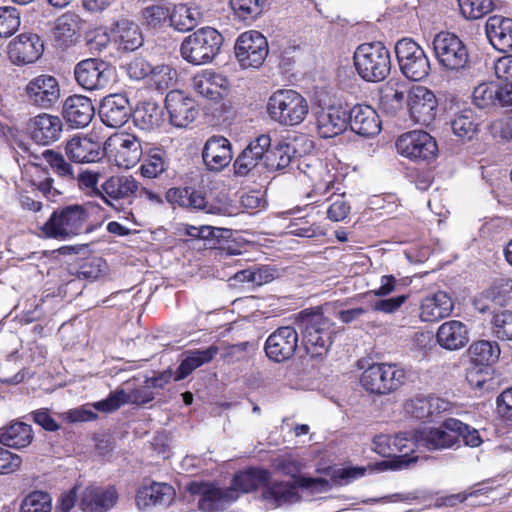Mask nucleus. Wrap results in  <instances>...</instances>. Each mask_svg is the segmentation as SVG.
<instances>
[{
    "mask_svg": "<svg viewBox=\"0 0 512 512\" xmlns=\"http://www.w3.org/2000/svg\"><path fill=\"white\" fill-rule=\"evenodd\" d=\"M52 498L44 491H32L24 497L20 505V512H51Z\"/></svg>",
    "mask_w": 512,
    "mask_h": 512,
    "instance_id": "nucleus-55",
    "label": "nucleus"
},
{
    "mask_svg": "<svg viewBox=\"0 0 512 512\" xmlns=\"http://www.w3.org/2000/svg\"><path fill=\"white\" fill-rule=\"evenodd\" d=\"M44 52L42 38L33 32H23L7 45V56L12 64L25 66L35 63Z\"/></svg>",
    "mask_w": 512,
    "mask_h": 512,
    "instance_id": "nucleus-16",
    "label": "nucleus"
},
{
    "mask_svg": "<svg viewBox=\"0 0 512 512\" xmlns=\"http://www.w3.org/2000/svg\"><path fill=\"white\" fill-rule=\"evenodd\" d=\"M434 56L445 71L458 72L469 62V52L464 42L454 33L441 31L432 41Z\"/></svg>",
    "mask_w": 512,
    "mask_h": 512,
    "instance_id": "nucleus-7",
    "label": "nucleus"
},
{
    "mask_svg": "<svg viewBox=\"0 0 512 512\" xmlns=\"http://www.w3.org/2000/svg\"><path fill=\"white\" fill-rule=\"evenodd\" d=\"M492 313L491 333L500 341H511L512 340V311L501 310L496 311L493 309Z\"/></svg>",
    "mask_w": 512,
    "mask_h": 512,
    "instance_id": "nucleus-53",
    "label": "nucleus"
},
{
    "mask_svg": "<svg viewBox=\"0 0 512 512\" xmlns=\"http://www.w3.org/2000/svg\"><path fill=\"white\" fill-rule=\"evenodd\" d=\"M177 76L176 69L170 65H157L153 67V72H151L147 83L150 88L163 93L175 85Z\"/></svg>",
    "mask_w": 512,
    "mask_h": 512,
    "instance_id": "nucleus-50",
    "label": "nucleus"
},
{
    "mask_svg": "<svg viewBox=\"0 0 512 512\" xmlns=\"http://www.w3.org/2000/svg\"><path fill=\"white\" fill-rule=\"evenodd\" d=\"M118 494L114 487L87 486L80 495L79 508L83 512H106L117 502Z\"/></svg>",
    "mask_w": 512,
    "mask_h": 512,
    "instance_id": "nucleus-27",
    "label": "nucleus"
},
{
    "mask_svg": "<svg viewBox=\"0 0 512 512\" xmlns=\"http://www.w3.org/2000/svg\"><path fill=\"white\" fill-rule=\"evenodd\" d=\"M260 162L251 153L243 149L233 162L234 175L236 177H247L254 174Z\"/></svg>",
    "mask_w": 512,
    "mask_h": 512,
    "instance_id": "nucleus-64",
    "label": "nucleus"
},
{
    "mask_svg": "<svg viewBox=\"0 0 512 512\" xmlns=\"http://www.w3.org/2000/svg\"><path fill=\"white\" fill-rule=\"evenodd\" d=\"M486 35L491 45L501 52L512 50V19L501 15L488 18L485 25Z\"/></svg>",
    "mask_w": 512,
    "mask_h": 512,
    "instance_id": "nucleus-34",
    "label": "nucleus"
},
{
    "mask_svg": "<svg viewBox=\"0 0 512 512\" xmlns=\"http://www.w3.org/2000/svg\"><path fill=\"white\" fill-rule=\"evenodd\" d=\"M203 163L210 171H222L233 159L231 142L224 136L212 135L202 149Z\"/></svg>",
    "mask_w": 512,
    "mask_h": 512,
    "instance_id": "nucleus-21",
    "label": "nucleus"
},
{
    "mask_svg": "<svg viewBox=\"0 0 512 512\" xmlns=\"http://www.w3.org/2000/svg\"><path fill=\"white\" fill-rule=\"evenodd\" d=\"M227 85V78L213 70H204L193 78L194 90L204 98L215 102L223 98Z\"/></svg>",
    "mask_w": 512,
    "mask_h": 512,
    "instance_id": "nucleus-36",
    "label": "nucleus"
},
{
    "mask_svg": "<svg viewBox=\"0 0 512 512\" xmlns=\"http://www.w3.org/2000/svg\"><path fill=\"white\" fill-rule=\"evenodd\" d=\"M98 113L107 127H121L131 116L129 100L123 94H110L101 101Z\"/></svg>",
    "mask_w": 512,
    "mask_h": 512,
    "instance_id": "nucleus-23",
    "label": "nucleus"
},
{
    "mask_svg": "<svg viewBox=\"0 0 512 512\" xmlns=\"http://www.w3.org/2000/svg\"><path fill=\"white\" fill-rule=\"evenodd\" d=\"M113 27L110 32L105 28L98 27L88 32L87 46L91 52L102 53L107 47L113 45Z\"/></svg>",
    "mask_w": 512,
    "mask_h": 512,
    "instance_id": "nucleus-62",
    "label": "nucleus"
},
{
    "mask_svg": "<svg viewBox=\"0 0 512 512\" xmlns=\"http://www.w3.org/2000/svg\"><path fill=\"white\" fill-rule=\"evenodd\" d=\"M218 352L219 348L216 345H211L205 350L195 349L189 351L176 370L175 380L185 379L195 369L210 363Z\"/></svg>",
    "mask_w": 512,
    "mask_h": 512,
    "instance_id": "nucleus-45",
    "label": "nucleus"
},
{
    "mask_svg": "<svg viewBox=\"0 0 512 512\" xmlns=\"http://www.w3.org/2000/svg\"><path fill=\"white\" fill-rule=\"evenodd\" d=\"M31 139L41 145H50L56 142L63 131L60 117L48 113L35 116L29 126Z\"/></svg>",
    "mask_w": 512,
    "mask_h": 512,
    "instance_id": "nucleus-28",
    "label": "nucleus"
},
{
    "mask_svg": "<svg viewBox=\"0 0 512 512\" xmlns=\"http://www.w3.org/2000/svg\"><path fill=\"white\" fill-rule=\"evenodd\" d=\"M302 341L307 355L312 359H323L332 345V322L320 308L300 312Z\"/></svg>",
    "mask_w": 512,
    "mask_h": 512,
    "instance_id": "nucleus-1",
    "label": "nucleus"
},
{
    "mask_svg": "<svg viewBox=\"0 0 512 512\" xmlns=\"http://www.w3.org/2000/svg\"><path fill=\"white\" fill-rule=\"evenodd\" d=\"M301 487L294 482L282 479H273L272 475L261 491V500L277 509L290 506L302 501Z\"/></svg>",
    "mask_w": 512,
    "mask_h": 512,
    "instance_id": "nucleus-20",
    "label": "nucleus"
},
{
    "mask_svg": "<svg viewBox=\"0 0 512 512\" xmlns=\"http://www.w3.org/2000/svg\"><path fill=\"white\" fill-rule=\"evenodd\" d=\"M492 491L491 487H480L477 489H470L469 491H463L455 494H450L446 496L438 497L435 500L434 506L437 508L440 507H455L467 499L472 497H478L483 495H488Z\"/></svg>",
    "mask_w": 512,
    "mask_h": 512,
    "instance_id": "nucleus-58",
    "label": "nucleus"
},
{
    "mask_svg": "<svg viewBox=\"0 0 512 512\" xmlns=\"http://www.w3.org/2000/svg\"><path fill=\"white\" fill-rule=\"evenodd\" d=\"M102 199L114 206L106 197L112 200L128 199L136 197L139 190V182L133 176H111L102 184Z\"/></svg>",
    "mask_w": 512,
    "mask_h": 512,
    "instance_id": "nucleus-37",
    "label": "nucleus"
},
{
    "mask_svg": "<svg viewBox=\"0 0 512 512\" xmlns=\"http://www.w3.org/2000/svg\"><path fill=\"white\" fill-rule=\"evenodd\" d=\"M266 112L269 118L281 126H297L309 113L306 98L294 89H277L268 98Z\"/></svg>",
    "mask_w": 512,
    "mask_h": 512,
    "instance_id": "nucleus-3",
    "label": "nucleus"
},
{
    "mask_svg": "<svg viewBox=\"0 0 512 512\" xmlns=\"http://www.w3.org/2000/svg\"><path fill=\"white\" fill-rule=\"evenodd\" d=\"M165 108L170 123L177 128H186L199 114L196 101L181 90H170L165 98Z\"/></svg>",
    "mask_w": 512,
    "mask_h": 512,
    "instance_id": "nucleus-18",
    "label": "nucleus"
},
{
    "mask_svg": "<svg viewBox=\"0 0 512 512\" xmlns=\"http://www.w3.org/2000/svg\"><path fill=\"white\" fill-rule=\"evenodd\" d=\"M478 126L477 117L471 109H464L451 122L453 133L463 139H472Z\"/></svg>",
    "mask_w": 512,
    "mask_h": 512,
    "instance_id": "nucleus-51",
    "label": "nucleus"
},
{
    "mask_svg": "<svg viewBox=\"0 0 512 512\" xmlns=\"http://www.w3.org/2000/svg\"><path fill=\"white\" fill-rule=\"evenodd\" d=\"M292 148L287 143H278L270 147L265 158V167L269 171H279L288 167L292 161Z\"/></svg>",
    "mask_w": 512,
    "mask_h": 512,
    "instance_id": "nucleus-52",
    "label": "nucleus"
},
{
    "mask_svg": "<svg viewBox=\"0 0 512 512\" xmlns=\"http://www.w3.org/2000/svg\"><path fill=\"white\" fill-rule=\"evenodd\" d=\"M31 425L24 422H13L0 429V444L6 447L21 449L31 444L33 440Z\"/></svg>",
    "mask_w": 512,
    "mask_h": 512,
    "instance_id": "nucleus-44",
    "label": "nucleus"
},
{
    "mask_svg": "<svg viewBox=\"0 0 512 512\" xmlns=\"http://www.w3.org/2000/svg\"><path fill=\"white\" fill-rule=\"evenodd\" d=\"M412 283V279L404 277L397 279L392 274H386L380 278V286L377 289L371 290L369 293L376 297H386L391 293L398 291L399 287H407Z\"/></svg>",
    "mask_w": 512,
    "mask_h": 512,
    "instance_id": "nucleus-63",
    "label": "nucleus"
},
{
    "mask_svg": "<svg viewBox=\"0 0 512 512\" xmlns=\"http://www.w3.org/2000/svg\"><path fill=\"white\" fill-rule=\"evenodd\" d=\"M349 127L363 137H372L381 131V121L376 110L370 105L356 104L348 110Z\"/></svg>",
    "mask_w": 512,
    "mask_h": 512,
    "instance_id": "nucleus-26",
    "label": "nucleus"
},
{
    "mask_svg": "<svg viewBox=\"0 0 512 512\" xmlns=\"http://www.w3.org/2000/svg\"><path fill=\"white\" fill-rule=\"evenodd\" d=\"M21 18L17 8L12 6L0 7V38L12 36L20 27Z\"/></svg>",
    "mask_w": 512,
    "mask_h": 512,
    "instance_id": "nucleus-57",
    "label": "nucleus"
},
{
    "mask_svg": "<svg viewBox=\"0 0 512 512\" xmlns=\"http://www.w3.org/2000/svg\"><path fill=\"white\" fill-rule=\"evenodd\" d=\"M271 471L262 467L251 466L236 472L232 478L231 486L234 492L244 494L252 493L261 488L264 489L270 479Z\"/></svg>",
    "mask_w": 512,
    "mask_h": 512,
    "instance_id": "nucleus-33",
    "label": "nucleus"
},
{
    "mask_svg": "<svg viewBox=\"0 0 512 512\" xmlns=\"http://www.w3.org/2000/svg\"><path fill=\"white\" fill-rule=\"evenodd\" d=\"M42 157L55 174L60 177L73 178V168L62 154L47 149L42 152Z\"/></svg>",
    "mask_w": 512,
    "mask_h": 512,
    "instance_id": "nucleus-61",
    "label": "nucleus"
},
{
    "mask_svg": "<svg viewBox=\"0 0 512 512\" xmlns=\"http://www.w3.org/2000/svg\"><path fill=\"white\" fill-rule=\"evenodd\" d=\"M511 293L512 280L501 279L486 290L481 298L475 300L474 306L480 313L490 312L496 306L504 305L511 298Z\"/></svg>",
    "mask_w": 512,
    "mask_h": 512,
    "instance_id": "nucleus-39",
    "label": "nucleus"
},
{
    "mask_svg": "<svg viewBox=\"0 0 512 512\" xmlns=\"http://www.w3.org/2000/svg\"><path fill=\"white\" fill-rule=\"evenodd\" d=\"M224 37L215 28L201 27L186 36L180 45V55L192 65L211 63L220 53Z\"/></svg>",
    "mask_w": 512,
    "mask_h": 512,
    "instance_id": "nucleus-5",
    "label": "nucleus"
},
{
    "mask_svg": "<svg viewBox=\"0 0 512 512\" xmlns=\"http://www.w3.org/2000/svg\"><path fill=\"white\" fill-rule=\"evenodd\" d=\"M406 380V370L395 363H374L360 376L363 389L375 395L394 392L403 386Z\"/></svg>",
    "mask_w": 512,
    "mask_h": 512,
    "instance_id": "nucleus-6",
    "label": "nucleus"
},
{
    "mask_svg": "<svg viewBox=\"0 0 512 512\" xmlns=\"http://www.w3.org/2000/svg\"><path fill=\"white\" fill-rule=\"evenodd\" d=\"M277 468L284 476L290 477L289 481L300 486L302 490H308L311 493H321L331 488L329 480L325 478L301 474L303 465L298 460L282 459L278 462Z\"/></svg>",
    "mask_w": 512,
    "mask_h": 512,
    "instance_id": "nucleus-24",
    "label": "nucleus"
},
{
    "mask_svg": "<svg viewBox=\"0 0 512 512\" xmlns=\"http://www.w3.org/2000/svg\"><path fill=\"white\" fill-rule=\"evenodd\" d=\"M67 157L76 163H94L104 157V144L92 135L74 136L65 145Z\"/></svg>",
    "mask_w": 512,
    "mask_h": 512,
    "instance_id": "nucleus-22",
    "label": "nucleus"
},
{
    "mask_svg": "<svg viewBox=\"0 0 512 512\" xmlns=\"http://www.w3.org/2000/svg\"><path fill=\"white\" fill-rule=\"evenodd\" d=\"M63 118L72 128H84L95 115V108L90 98L83 95H71L63 104Z\"/></svg>",
    "mask_w": 512,
    "mask_h": 512,
    "instance_id": "nucleus-25",
    "label": "nucleus"
},
{
    "mask_svg": "<svg viewBox=\"0 0 512 512\" xmlns=\"http://www.w3.org/2000/svg\"><path fill=\"white\" fill-rule=\"evenodd\" d=\"M299 335L292 326H281L273 331L264 343L269 360L283 363L290 360L298 349Z\"/></svg>",
    "mask_w": 512,
    "mask_h": 512,
    "instance_id": "nucleus-15",
    "label": "nucleus"
},
{
    "mask_svg": "<svg viewBox=\"0 0 512 512\" xmlns=\"http://www.w3.org/2000/svg\"><path fill=\"white\" fill-rule=\"evenodd\" d=\"M89 213L81 205H68L53 211L42 225L44 237L56 240H67L74 236L91 231Z\"/></svg>",
    "mask_w": 512,
    "mask_h": 512,
    "instance_id": "nucleus-2",
    "label": "nucleus"
},
{
    "mask_svg": "<svg viewBox=\"0 0 512 512\" xmlns=\"http://www.w3.org/2000/svg\"><path fill=\"white\" fill-rule=\"evenodd\" d=\"M436 339L447 350L461 349L469 342L467 326L458 320L446 321L438 328Z\"/></svg>",
    "mask_w": 512,
    "mask_h": 512,
    "instance_id": "nucleus-38",
    "label": "nucleus"
},
{
    "mask_svg": "<svg viewBox=\"0 0 512 512\" xmlns=\"http://www.w3.org/2000/svg\"><path fill=\"white\" fill-rule=\"evenodd\" d=\"M392 443L393 448L397 449V454L394 456V459L380 463L384 468L402 469L418 460V456L415 455V449L421 446H418L417 431L414 437H408L407 433H397L392 436Z\"/></svg>",
    "mask_w": 512,
    "mask_h": 512,
    "instance_id": "nucleus-31",
    "label": "nucleus"
},
{
    "mask_svg": "<svg viewBox=\"0 0 512 512\" xmlns=\"http://www.w3.org/2000/svg\"><path fill=\"white\" fill-rule=\"evenodd\" d=\"M301 172L310 183L311 190L307 193V198L326 195L334 188L336 174L331 173L327 165L316 160L314 164L302 163Z\"/></svg>",
    "mask_w": 512,
    "mask_h": 512,
    "instance_id": "nucleus-29",
    "label": "nucleus"
},
{
    "mask_svg": "<svg viewBox=\"0 0 512 512\" xmlns=\"http://www.w3.org/2000/svg\"><path fill=\"white\" fill-rule=\"evenodd\" d=\"M454 308L452 298L444 291H437L422 299L420 319L423 322H436L449 316Z\"/></svg>",
    "mask_w": 512,
    "mask_h": 512,
    "instance_id": "nucleus-32",
    "label": "nucleus"
},
{
    "mask_svg": "<svg viewBox=\"0 0 512 512\" xmlns=\"http://www.w3.org/2000/svg\"><path fill=\"white\" fill-rule=\"evenodd\" d=\"M353 61L358 75L367 82L383 81L391 71L390 51L380 41L360 44L354 51Z\"/></svg>",
    "mask_w": 512,
    "mask_h": 512,
    "instance_id": "nucleus-4",
    "label": "nucleus"
},
{
    "mask_svg": "<svg viewBox=\"0 0 512 512\" xmlns=\"http://www.w3.org/2000/svg\"><path fill=\"white\" fill-rule=\"evenodd\" d=\"M163 111L154 101H144L137 106L133 119L135 125L141 130L151 131L160 127Z\"/></svg>",
    "mask_w": 512,
    "mask_h": 512,
    "instance_id": "nucleus-47",
    "label": "nucleus"
},
{
    "mask_svg": "<svg viewBox=\"0 0 512 512\" xmlns=\"http://www.w3.org/2000/svg\"><path fill=\"white\" fill-rule=\"evenodd\" d=\"M142 154L141 142L129 133H114L104 142V156L107 155L119 168L134 167Z\"/></svg>",
    "mask_w": 512,
    "mask_h": 512,
    "instance_id": "nucleus-11",
    "label": "nucleus"
},
{
    "mask_svg": "<svg viewBox=\"0 0 512 512\" xmlns=\"http://www.w3.org/2000/svg\"><path fill=\"white\" fill-rule=\"evenodd\" d=\"M191 495L200 496L198 509L202 512H218L225 509V504L238 499V493L232 488L222 489L212 482L191 481L187 484Z\"/></svg>",
    "mask_w": 512,
    "mask_h": 512,
    "instance_id": "nucleus-12",
    "label": "nucleus"
},
{
    "mask_svg": "<svg viewBox=\"0 0 512 512\" xmlns=\"http://www.w3.org/2000/svg\"><path fill=\"white\" fill-rule=\"evenodd\" d=\"M348 119V110L342 105L329 106L327 111L317 116L318 135L324 139L340 135L349 126Z\"/></svg>",
    "mask_w": 512,
    "mask_h": 512,
    "instance_id": "nucleus-30",
    "label": "nucleus"
},
{
    "mask_svg": "<svg viewBox=\"0 0 512 512\" xmlns=\"http://www.w3.org/2000/svg\"><path fill=\"white\" fill-rule=\"evenodd\" d=\"M81 28V18L74 12L67 11L54 23L53 37L57 45L69 47L76 43Z\"/></svg>",
    "mask_w": 512,
    "mask_h": 512,
    "instance_id": "nucleus-40",
    "label": "nucleus"
},
{
    "mask_svg": "<svg viewBox=\"0 0 512 512\" xmlns=\"http://www.w3.org/2000/svg\"><path fill=\"white\" fill-rule=\"evenodd\" d=\"M113 45L118 51L133 52L143 45L140 27L129 20H120L113 25Z\"/></svg>",
    "mask_w": 512,
    "mask_h": 512,
    "instance_id": "nucleus-35",
    "label": "nucleus"
},
{
    "mask_svg": "<svg viewBox=\"0 0 512 512\" xmlns=\"http://www.w3.org/2000/svg\"><path fill=\"white\" fill-rule=\"evenodd\" d=\"M234 53L242 69H259L269 53L268 41L259 31L243 32L236 39Z\"/></svg>",
    "mask_w": 512,
    "mask_h": 512,
    "instance_id": "nucleus-9",
    "label": "nucleus"
},
{
    "mask_svg": "<svg viewBox=\"0 0 512 512\" xmlns=\"http://www.w3.org/2000/svg\"><path fill=\"white\" fill-rule=\"evenodd\" d=\"M199 15L197 8L179 5L170 12L169 22L177 31L186 32L197 26Z\"/></svg>",
    "mask_w": 512,
    "mask_h": 512,
    "instance_id": "nucleus-49",
    "label": "nucleus"
},
{
    "mask_svg": "<svg viewBox=\"0 0 512 512\" xmlns=\"http://www.w3.org/2000/svg\"><path fill=\"white\" fill-rule=\"evenodd\" d=\"M501 350L497 342L489 340L474 341L468 348L470 361L476 366H490L500 356Z\"/></svg>",
    "mask_w": 512,
    "mask_h": 512,
    "instance_id": "nucleus-48",
    "label": "nucleus"
},
{
    "mask_svg": "<svg viewBox=\"0 0 512 512\" xmlns=\"http://www.w3.org/2000/svg\"><path fill=\"white\" fill-rule=\"evenodd\" d=\"M166 199L173 205L193 210H205L207 201L205 194L194 187H173L166 192Z\"/></svg>",
    "mask_w": 512,
    "mask_h": 512,
    "instance_id": "nucleus-42",
    "label": "nucleus"
},
{
    "mask_svg": "<svg viewBox=\"0 0 512 512\" xmlns=\"http://www.w3.org/2000/svg\"><path fill=\"white\" fill-rule=\"evenodd\" d=\"M407 106L413 122L429 126L436 118L438 100L430 89L415 86L407 94Z\"/></svg>",
    "mask_w": 512,
    "mask_h": 512,
    "instance_id": "nucleus-17",
    "label": "nucleus"
},
{
    "mask_svg": "<svg viewBox=\"0 0 512 512\" xmlns=\"http://www.w3.org/2000/svg\"><path fill=\"white\" fill-rule=\"evenodd\" d=\"M169 168V159L165 150L151 148L148 150L139 167V173L143 178L155 179L160 177Z\"/></svg>",
    "mask_w": 512,
    "mask_h": 512,
    "instance_id": "nucleus-46",
    "label": "nucleus"
},
{
    "mask_svg": "<svg viewBox=\"0 0 512 512\" xmlns=\"http://www.w3.org/2000/svg\"><path fill=\"white\" fill-rule=\"evenodd\" d=\"M405 101H407V96L404 91L389 87L381 93L380 107L386 113L395 115L402 109Z\"/></svg>",
    "mask_w": 512,
    "mask_h": 512,
    "instance_id": "nucleus-60",
    "label": "nucleus"
},
{
    "mask_svg": "<svg viewBox=\"0 0 512 512\" xmlns=\"http://www.w3.org/2000/svg\"><path fill=\"white\" fill-rule=\"evenodd\" d=\"M175 489L167 483L152 482L149 486L138 489L136 502L138 506L169 505L174 500Z\"/></svg>",
    "mask_w": 512,
    "mask_h": 512,
    "instance_id": "nucleus-41",
    "label": "nucleus"
},
{
    "mask_svg": "<svg viewBox=\"0 0 512 512\" xmlns=\"http://www.w3.org/2000/svg\"><path fill=\"white\" fill-rule=\"evenodd\" d=\"M395 146L401 156L413 162H428L434 160L438 154L435 138L424 130H412L401 134Z\"/></svg>",
    "mask_w": 512,
    "mask_h": 512,
    "instance_id": "nucleus-10",
    "label": "nucleus"
},
{
    "mask_svg": "<svg viewBox=\"0 0 512 512\" xmlns=\"http://www.w3.org/2000/svg\"><path fill=\"white\" fill-rule=\"evenodd\" d=\"M504 86L497 82H483L472 92L473 104L480 109L503 108Z\"/></svg>",
    "mask_w": 512,
    "mask_h": 512,
    "instance_id": "nucleus-43",
    "label": "nucleus"
},
{
    "mask_svg": "<svg viewBox=\"0 0 512 512\" xmlns=\"http://www.w3.org/2000/svg\"><path fill=\"white\" fill-rule=\"evenodd\" d=\"M395 54L401 73L412 81L425 79L431 70L424 49L412 38L404 37L395 44Z\"/></svg>",
    "mask_w": 512,
    "mask_h": 512,
    "instance_id": "nucleus-8",
    "label": "nucleus"
},
{
    "mask_svg": "<svg viewBox=\"0 0 512 512\" xmlns=\"http://www.w3.org/2000/svg\"><path fill=\"white\" fill-rule=\"evenodd\" d=\"M462 427L456 418H446L439 427L417 431L418 446L429 451L449 449L457 445L456 432Z\"/></svg>",
    "mask_w": 512,
    "mask_h": 512,
    "instance_id": "nucleus-13",
    "label": "nucleus"
},
{
    "mask_svg": "<svg viewBox=\"0 0 512 512\" xmlns=\"http://www.w3.org/2000/svg\"><path fill=\"white\" fill-rule=\"evenodd\" d=\"M25 94L31 104L40 108L49 109L53 107L60 98V86L54 76L41 74L27 83Z\"/></svg>",
    "mask_w": 512,
    "mask_h": 512,
    "instance_id": "nucleus-19",
    "label": "nucleus"
},
{
    "mask_svg": "<svg viewBox=\"0 0 512 512\" xmlns=\"http://www.w3.org/2000/svg\"><path fill=\"white\" fill-rule=\"evenodd\" d=\"M111 65L99 58L81 60L74 68V77L85 90H100L108 86L111 77Z\"/></svg>",
    "mask_w": 512,
    "mask_h": 512,
    "instance_id": "nucleus-14",
    "label": "nucleus"
},
{
    "mask_svg": "<svg viewBox=\"0 0 512 512\" xmlns=\"http://www.w3.org/2000/svg\"><path fill=\"white\" fill-rule=\"evenodd\" d=\"M404 411L411 418L421 422H432L433 412L430 410L428 397H415L404 404Z\"/></svg>",
    "mask_w": 512,
    "mask_h": 512,
    "instance_id": "nucleus-59",
    "label": "nucleus"
},
{
    "mask_svg": "<svg viewBox=\"0 0 512 512\" xmlns=\"http://www.w3.org/2000/svg\"><path fill=\"white\" fill-rule=\"evenodd\" d=\"M461 15L468 20H477L489 14L494 7L493 0H458Z\"/></svg>",
    "mask_w": 512,
    "mask_h": 512,
    "instance_id": "nucleus-56",
    "label": "nucleus"
},
{
    "mask_svg": "<svg viewBox=\"0 0 512 512\" xmlns=\"http://www.w3.org/2000/svg\"><path fill=\"white\" fill-rule=\"evenodd\" d=\"M267 0H230L235 15L244 21L255 20L260 16L266 6Z\"/></svg>",
    "mask_w": 512,
    "mask_h": 512,
    "instance_id": "nucleus-54",
    "label": "nucleus"
}]
</instances>
